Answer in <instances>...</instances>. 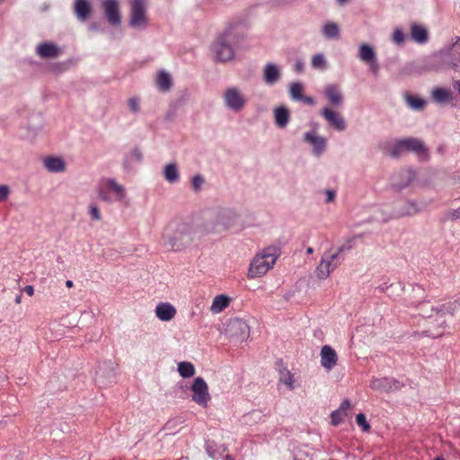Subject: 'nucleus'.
Masks as SVG:
<instances>
[{"mask_svg":"<svg viewBox=\"0 0 460 460\" xmlns=\"http://www.w3.org/2000/svg\"><path fill=\"white\" fill-rule=\"evenodd\" d=\"M279 252L276 247H267L261 252L256 254L252 260L248 270L249 279H256L264 276L274 264Z\"/></svg>","mask_w":460,"mask_h":460,"instance_id":"nucleus-1","label":"nucleus"},{"mask_svg":"<svg viewBox=\"0 0 460 460\" xmlns=\"http://www.w3.org/2000/svg\"><path fill=\"white\" fill-rule=\"evenodd\" d=\"M460 309V302L458 300L449 301L437 307H431V314L427 315L429 319L434 318L438 323V327L434 330L429 329L426 332L428 336L432 338L440 337L446 329L447 323L446 314L454 315Z\"/></svg>","mask_w":460,"mask_h":460,"instance_id":"nucleus-2","label":"nucleus"},{"mask_svg":"<svg viewBox=\"0 0 460 460\" xmlns=\"http://www.w3.org/2000/svg\"><path fill=\"white\" fill-rule=\"evenodd\" d=\"M164 238L173 251H181L191 243L189 227L185 224H170L165 229Z\"/></svg>","mask_w":460,"mask_h":460,"instance_id":"nucleus-3","label":"nucleus"},{"mask_svg":"<svg viewBox=\"0 0 460 460\" xmlns=\"http://www.w3.org/2000/svg\"><path fill=\"white\" fill-rule=\"evenodd\" d=\"M235 42L236 36L231 30H227L218 36L212 46L217 59L222 62L231 60L234 53L233 44Z\"/></svg>","mask_w":460,"mask_h":460,"instance_id":"nucleus-4","label":"nucleus"},{"mask_svg":"<svg viewBox=\"0 0 460 460\" xmlns=\"http://www.w3.org/2000/svg\"><path fill=\"white\" fill-rule=\"evenodd\" d=\"M342 261L343 257L339 256L338 253L324 252L315 269L317 278L319 279H326L339 267Z\"/></svg>","mask_w":460,"mask_h":460,"instance_id":"nucleus-5","label":"nucleus"},{"mask_svg":"<svg viewBox=\"0 0 460 460\" xmlns=\"http://www.w3.org/2000/svg\"><path fill=\"white\" fill-rule=\"evenodd\" d=\"M130 26L146 28L147 25L146 0H130Z\"/></svg>","mask_w":460,"mask_h":460,"instance_id":"nucleus-6","label":"nucleus"},{"mask_svg":"<svg viewBox=\"0 0 460 460\" xmlns=\"http://www.w3.org/2000/svg\"><path fill=\"white\" fill-rule=\"evenodd\" d=\"M190 390L192 392V401L199 406L207 408L211 400V396L208 393V386L205 380L202 377L195 378Z\"/></svg>","mask_w":460,"mask_h":460,"instance_id":"nucleus-7","label":"nucleus"},{"mask_svg":"<svg viewBox=\"0 0 460 460\" xmlns=\"http://www.w3.org/2000/svg\"><path fill=\"white\" fill-rule=\"evenodd\" d=\"M224 100L226 105L234 111H240L246 103V99L235 87L228 88L226 91Z\"/></svg>","mask_w":460,"mask_h":460,"instance_id":"nucleus-8","label":"nucleus"},{"mask_svg":"<svg viewBox=\"0 0 460 460\" xmlns=\"http://www.w3.org/2000/svg\"><path fill=\"white\" fill-rule=\"evenodd\" d=\"M102 8L108 22L111 25H119L121 19L117 0H103Z\"/></svg>","mask_w":460,"mask_h":460,"instance_id":"nucleus-9","label":"nucleus"},{"mask_svg":"<svg viewBox=\"0 0 460 460\" xmlns=\"http://www.w3.org/2000/svg\"><path fill=\"white\" fill-rule=\"evenodd\" d=\"M321 115L329 123L331 127L338 131H343L346 128V122L343 117L337 111L325 107L321 111Z\"/></svg>","mask_w":460,"mask_h":460,"instance_id":"nucleus-10","label":"nucleus"},{"mask_svg":"<svg viewBox=\"0 0 460 460\" xmlns=\"http://www.w3.org/2000/svg\"><path fill=\"white\" fill-rule=\"evenodd\" d=\"M155 316L163 322L172 321L176 314V308L169 302L159 303L155 310Z\"/></svg>","mask_w":460,"mask_h":460,"instance_id":"nucleus-11","label":"nucleus"},{"mask_svg":"<svg viewBox=\"0 0 460 460\" xmlns=\"http://www.w3.org/2000/svg\"><path fill=\"white\" fill-rule=\"evenodd\" d=\"M227 332L231 338L243 341L248 335L249 327L245 322L235 319L229 323Z\"/></svg>","mask_w":460,"mask_h":460,"instance_id":"nucleus-12","label":"nucleus"},{"mask_svg":"<svg viewBox=\"0 0 460 460\" xmlns=\"http://www.w3.org/2000/svg\"><path fill=\"white\" fill-rule=\"evenodd\" d=\"M321 365L327 370H331L337 365L338 356L336 351L329 345H324L321 349Z\"/></svg>","mask_w":460,"mask_h":460,"instance_id":"nucleus-13","label":"nucleus"},{"mask_svg":"<svg viewBox=\"0 0 460 460\" xmlns=\"http://www.w3.org/2000/svg\"><path fill=\"white\" fill-rule=\"evenodd\" d=\"M404 147L408 151L414 152L419 157L426 159L428 157V150L423 142L418 138H404Z\"/></svg>","mask_w":460,"mask_h":460,"instance_id":"nucleus-14","label":"nucleus"},{"mask_svg":"<svg viewBox=\"0 0 460 460\" xmlns=\"http://www.w3.org/2000/svg\"><path fill=\"white\" fill-rule=\"evenodd\" d=\"M323 94L333 106H340L343 102V95L337 84H327L323 89Z\"/></svg>","mask_w":460,"mask_h":460,"instance_id":"nucleus-15","label":"nucleus"},{"mask_svg":"<svg viewBox=\"0 0 460 460\" xmlns=\"http://www.w3.org/2000/svg\"><path fill=\"white\" fill-rule=\"evenodd\" d=\"M36 52L40 58H53L59 56L60 49L51 42H44L37 47Z\"/></svg>","mask_w":460,"mask_h":460,"instance_id":"nucleus-16","label":"nucleus"},{"mask_svg":"<svg viewBox=\"0 0 460 460\" xmlns=\"http://www.w3.org/2000/svg\"><path fill=\"white\" fill-rule=\"evenodd\" d=\"M305 140L314 146V152L319 155L326 146V139L323 137L316 136L314 132H307L304 137Z\"/></svg>","mask_w":460,"mask_h":460,"instance_id":"nucleus-17","label":"nucleus"},{"mask_svg":"<svg viewBox=\"0 0 460 460\" xmlns=\"http://www.w3.org/2000/svg\"><path fill=\"white\" fill-rule=\"evenodd\" d=\"M74 11L78 20L85 21L91 14L92 7L87 0H75Z\"/></svg>","mask_w":460,"mask_h":460,"instance_id":"nucleus-18","label":"nucleus"},{"mask_svg":"<svg viewBox=\"0 0 460 460\" xmlns=\"http://www.w3.org/2000/svg\"><path fill=\"white\" fill-rule=\"evenodd\" d=\"M44 165L51 172H62L66 170L65 161L61 157L48 156L44 159Z\"/></svg>","mask_w":460,"mask_h":460,"instance_id":"nucleus-19","label":"nucleus"},{"mask_svg":"<svg viewBox=\"0 0 460 460\" xmlns=\"http://www.w3.org/2000/svg\"><path fill=\"white\" fill-rule=\"evenodd\" d=\"M275 122L280 128H286L289 121V111L286 107H278L274 111Z\"/></svg>","mask_w":460,"mask_h":460,"instance_id":"nucleus-20","label":"nucleus"},{"mask_svg":"<svg viewBox=\"0 0 460 460\" xmlns=\"http://www.w3.org/2000/svg\"><path fill=\"white\" fill-rule=\"evenodd\" d=\"M431 97L438 103H446L452 99V92L446 88H434L431 92Z\"/></svg>","mask_w":460,"mask_h":460,"instance_id":"nucleus-21","label":"nucleus"},{"mask_svg":"<svg viewBox=\"0 0 460 460\" xmlns=\"http://www.w3.org/2000/svg\"><path fill=\"white\" fill-rule=\"evenodd\" d=\"M230 299L225 295H217L214 297L210 311L214 314H218L225 310L229 305Z\"/></svg>","mask_w":460,"mask_h":460,"instance_id":"nucleus-22","label":"nucleus"},{"mask_svg":"<svg viewBox=\"0 0 460 460\" xmlns=\"http://www.w3.org/2000/svg\"><path fill=\"white\" fill-rule=\"evenodd\" d=\"M411 35L413 40L419 43H424L428 40V31L425 27L419 24H412Z\"/></svg>","mask_w":460,"mask_h":460,"instance_id":"nucleus-23","label":"nucleus"},{"mask_svg":"<svg viewBox=\"0 0 460 460\" xmlns=\"http://www.w3.org/2000/svg\"><path fill=\"white\" fill-rule=\"evenodd\" d=\"M156 85L162 92H168L172 85V77L165 71H160L156 77Z\"/></svg>","mask_w":460,"mask_h":460,"instance_id":"nucleus-24","label":"nucleus"},{"mask_svg":"<svg viewBox=\"0 0 460 460\" xmlns=\"http://www.w3.org/2000/svg\"><path fill=\"white\" fill-rule=\"evenodd\" d=\"M447 54L449 56V62L453 66H456L460 63V37L447 49Z\"/></svg>","mask_w":460,"mask_h":460,"instance_id":"nucleus-25","label":"nucleus"},{"mask_svg":"<svg viewBox=\"0 0 460 460\" xmlns=\"http://www.w3.org/2000/svg\"><path fill=\"white\" fill-rule=\"evenodd\" d=\"M358 50V58L365 63L371 62L376 58L374 49L367 43H362Z\"/></svg>","mask_w":460,"mask_h":460,"instance_id":"nucleus-26","label":"nucleus"},{"mask_svg":"<svg viewBox=\"0 0 460 460\" xmlns=\"http://www.w3.org/2000/svg\"><path fill=\"white\" fill-rule=\"evenodd\" d=\"M279 78V71L278 67L273 64H268L264 68V81L272 84Z\"/></svg>","mask_w":460,"mask_h":460,"instance_id":"nucleus-27","label":"nucleus"},{"mask_svg":"<svg viewBox=\"0 0 460 460\" xmlns=\"http://www.w3.org/2000/svg\"><path fill=\"white\" fill-rule=\"evenodd\" d=\"M105 184L111 191H112L116 194L117 200H121L125 198V196H126L125 188L122 185L119 184L114 179L106 180Z\"/></svg>","mask_w":460,"mask_h":460,"instance_id":"nucleus-28","label":"nucleus"},{"mask_svg":"<svg viewBox=\"0 0 460 460\" xmlns=\"http://www.w3.org/2000/svg\"><path fill=\"white\" fill-rule=\"evenodd\" d=\"M164 174L165 180L170 183H173L179 180V172L174 164H167L164 167Z\"/></svg>","mask_w":460,"mask_h":460,"instance_id":"nucleus-29","label":"nucleus"},{"mask_svg":"<svg viewBox=\"0 0 460 460\" xmlns=\"http://www.w3.org/2000/svg\"><path fill=\"white\" fill-rule=\"evenodd\" d=\"M279 382L287 385V387L292 391L294 390V375L288 370L287 368H283L279 371Z\"/></svg>","mask_w":460,"mask_h":460,"instance_id":"nucleus-30","label":"nucleus"},{"mask_svg":"<svg viewBox=\"0 0 460 460\" xmlns=\"http://www.w3.org/2000/svg\"><path fill=\"white\" fill-rule=\"evenodd\" d=\"M178 371L182 377L188 378L194 376L195 367L190 362L183 361L178 364Z\"/></svg>","mask_w":460,"mask_h":460,"instance_id":"nucleus-31","label":"nucleus"},{"mask_svg":"<svg viewBox=\"0 0 460 460\" xmlns=\"http://www.w3.org/2000/svg\"><path fill=\"white\" fill-rule=\"evenodd\" d=\"M339 31V26L335 22H327L323 27V34L328 39L337 38Z\"/></svg>","mask_w":460,"mask_h":460,"instance_id":"nucleus-32","label":"nucleus"},{"mask_svg":"<svg viewBox=\"0 0 460 460\" xmlns=\"http://www.w3.org/2000/svg\"><path fill=\"white\" fill-rule=\"evenodd\" d=\"M370 387L373 390L387 391L391 388L390 381L387 378H376L370 383Z\"/></svg>","mask_w":460,"mask_h":460,"instance_id":"nucleus-33","label":"nucleus"},{"mask_svg":"<svg viewBox=\"0 0 460 460\" xmlns=\"http://www.w3.org/2000/svg\"><path fill=\"white\" fill-rule=\"evenodd\" d=\"M406 102L409 104V106L415 110H422L424 109L426 104V102L423 99L412 95H407Z\"/></svg>","mask_w":460,"mask_h":460,"instance_id":"nucleus-34","label":"nucleus"},{"mask_svg":"<svg viewBox=\"0 0 460 460\" xmlns=\"http://www.w3.org/2000/svg\"><path fill=\"white\" fill-rule=\"evenodd\" d=\"M348 416V412H343L340 410H336L331 414V423L333 426H338L341 422L344 421L345 418Z\"/></svg>","mask_w":460,"mask_h":460,"instance_id":"nucleus-35","label":"nucleus"},{"mask_svg":"<svg viewBox=\"0 0 460 460\" xmlns=\"http://www.w3.org/2000/svg\"><path fill=\"white\" fill-rule=\"evenodd\" d=\"M289 94L293 100L299 101L303 95V86L299 83H294L290 85Z\"/></svg>","mask_w":460,"mask_h":460,"instance_id":"nucleus-36","label":"nucleus"},{"mask_svg":"<svg viewBox=\"0 0 460 460\" xmlns=\"http://www.w3.org/2000/svg\"><path fill=\"white\" fill-rule=\"evenodd\" d=\"M312 66L316 69L323 70L327 67L326 60L323 54H316L312 58Z\"/></svg>","mask_w":460,"mask_h":460,"instance_id":"nucleus-37","label":"nucleus"},{"mask_svg":"<svg viewBox=\"0 0 460 460\" xmlns=\"http://www.w3.org/2000/svg\"><path fill=\"white\" fill-rule=\"evenodd\" d=\"M403 210L400 213V216H412L417 214L420 209L417 205L413 202H407L404 204Z\"/></svg>","mask_w":460,"mask_h":460,"instance_id":"nucleus-38","label":"nucleus"},{"mask_svg":"<svg viewBox=\"0 0 460 460\" xmlns=\"http://www.w3.org/2000/svg\"><path fill=\"white\" fill-rule=\"evenodd\" d=\"M406 148L404 147L403 139L399 140L390 151V155L398 157Z\"/></svg>","mask_w":460,"mask_h":460,"instance_id":"nucleus-39","label":"nucleus"},{"mask_svg":"<svg viewBox=\"0 0 460 460\" xmlns=\"http://www.w3.org/2000/svg\"><path fill=\"white\" fill-rule=\"evenodd\" d=\"M356 422L364 431H368L370 429V425L367 423L365 414L358 413L356 416Z\"/></svg>","mask_w":460,"mask_h":460,"instance_id":"nucleus-40","label":"nucleus"},{"mask_svg":"<svg viewBox=\"0 0 460 460\" xmlns=\"http://www.w3.org/2000/svg\"><path fill=\"white\" fill-rule=\"evenodd\" d=\"M204 183V178L201 175H195L192 178L191 185L195 191H199Z\"/></svg>","mask_w":460,"mask_h":460,"instance_id":"nucleus-41","label":"nucleus"},{"mask_svg":"<svg viewBox=\"0 0 460 460\" xmlns=\"http://www.w3.org/2000/svg\"><path fill=\"white\" fill-rule=\"evenodd\" d=\"M128 105L129 107V110L132 112H137L139 111V99L137 97L129 98L128 101Z\"/></svg>","mask_w":460,"mask_h":460,"instance_id":"nucleus-42","label":"nucleus"},{"mask_svg":"<svg viewBox=\"0 0 460 460\" xmlns=\"http://www.w3.org/2000/svg\"><path fill=\"white\" fill-rule=\"evenodd\" d=\"M393 40L396 44H402L404 41V35L402 30L396 29L393 34Z\"/></svg>","mask_w":460,"mask_h":460,"instance_id":"nucleus-43","label":"nucleus"},{"mask_svg":"<svg viewBox=\"0 0 460 460\" xmlns=\"http://www.w3.org/2000/svg\"><path fill=\"white\" fill-rule=\"evenodd\" d=\"M10 194V188L7 185H0V202L5 201Z\"/></svg>","mask_w":460,"mask_h":460,"instance_id":"nucleus-44","label":"nucleus"},{"mask_svg":"<svg viewBox=\"0 0 460 460\" xmlns=\"http://www.w3.org/2000/svg\"><path fill=\"white\" fill-rule=\"evenodd\" d=\"M89 208H90V215L93 219H94V220L102 219L101 212L95 205H91Z\"/></svg>","mask_w":460,"mask_h":460,"instance_id":"nucleus-45","label":"nucleus"},{"mask_svg":"<svg viewBox=\"0 0 460 460\" xmlns=\"http://www.w3.org/2000/svg\"><path fill=\"white\" fill-rule=\"evenodd\" d=\"M351 247H352V245L350 244V241H349L348 243L342 244L341 246H340L334 253H338L339 256H341V254L344 251L349 250V249H351Z\"/></svg>","mask_w":460,"mask_h":460,"instance_id":"nucleus-46","label":"nucleus"},{"mask_svg":"<svg viewBox=\"0 0 460 460\" xmlns=\"http://www.w3.org/2000/svg\"><path fill=\"white\" fill-rule=\"evenodd\" d=\"M349 408H350V402H349V400H345V401H343V402L341 403V405H340V407H339V409H338V410H340V411H343V412H348V411L349 410Z\"/></svg>","mask_w":460,"mask_h":460,"instance_id":"nucleus-47","label":"nucleus"},{"mask_svg":"<svg viewBox=\"0 0 460 460\" xmlns=\"http://www.w3.org/2000/svg\"><path fill=\"white\" fill-rule=\"evenodd\" d=\"M367 64H369L370 70L372 71V73L377 74V72L379 70V66L376 62V58L373 59V61H371V62H367Z\"/></svg>","mask_w":460,"mask_h":460,"instance_id":"nucleus-48","label":"nucleus"},{"mask_svg":"<svg viewBox=\"0 0 460 460\" xmlns=\"http://www.w3.org/2000/svg\"><path fill=\"white\" fill-rule=\"evenodd\" d=\"M299 101H302V102H304L305 103H306L308 105H314V100L311 96L302 95V97L300 98Z\"/></svg>","mask_w":460,"mask_h":460,"instance_id":"nucleus-49","label":"nucleus"},{"mask_svg":"<svg viewBox=\"0 0 460 460\" xmlns=\"http://www.w3.org/2000/svg\"><path fill=\"white\" fill-rule=\"evenodd\" d=\"M335 195L336 194H335L334 190H327L326 191V202L333 201Z\"/></svg>","mask_w":460,"mask_h":460,"instance_id":"nucleus-50","label":"nucleus"},{"mask_svg":"<svg viewBox=\"0 0 460 460\" xmlns=\"http://www.w3.org/2000/svg\"><path fill=\"white\" fill-rule=\"evenodd\" d=\"M24 291L28 296H32L34 294V288L31 285H28L24 288Z\"/></svg>","mask_w":460,"mask_h":460,"instance_id":"nucleus-51","label":"nucleus"},{"mask_svg":"<svg viewBox=\"0 0 460 460\" xmlns=\"http://www.w3.org/2000/svg\"><path fill=\"white\" fill-rule=\"evenodd\" d=\"M133 155L137 159V160H141L142 158V154L139 150L136 149L133 151Z\"/></svg>","mask_w":460,"mask_h":460,"instance_id":"nucleus-52","label":"nucleus"},{"mask_svg":"<svg viewBox=\"0 0 460 460\" xmlns=\"http://www.w3.org/2000/svg\"><path fill=\"white\" fill-rule=\"evenodd\" d=\"M100 197H101L102 199H103L105 201H108V202L111 201L110 197L108 195H106L103 191L100 192Z\"/></svg>","mask_w":460,"mask_h":460,"instance_id":"nucleus-53","label":"nucleus"},{"mask_svg":"<svg viewBox=\"0 0 460 460\" xmlns=\"http://www.w3.org/2000/svg\"><path fill=\"white\" fill-rule=\"evenodd\" d=\"M66 286L70 288H72L74 286V283H73L72 280H66Z\"/></svg>","mask_w":460,"mask_h":460,"instance_id":"nucleus-54","label":"nucleus"},{"mask_svg":"<svg viewBox=\"0 0 460 460\" xmlns=\"http://www.w3.org/2000/svg\"><path fill=\"white\" fill-rule=\"evenodd\" d=\"M22 301V295H19L15 297V303L20 304Z\"/></svg>","mask_w":460,"mask_h":460,"instance_id":"nucleus-55","label":"nucleus"},{"mask_svg":"<svg viewBox=\"0 0 460 460\" xmlns=\"http://www.w3.org/2000/svg\"><path fill=\"white\" fill-rule=\"evenodd\" d=\"M313 252H314V248H313V247H308V248L306 249V253H307V254H312Z\"/></svg>","mask_w":460,"mask_h":460,"instance_id":"nucleus-56","label":"nucleus"},{"mask_svg":"<svg viewBox=\"0 0 460 460\" xmlns=\"http://www.w3.org/2000/svg\"><path fill=\"white\" fill-rule=\"evenodd\" d=\"M302 68H303V65L302 64H300V63L296 64V70L297 71H301Z\"/></svg>","mask_w":460,"mask_h":460,"instance_id":"nucleus-57","label":"nucleus"},{"mask_svg":"<svg viewBox=\"0 0 460 460\" xmlns=\"http://www.w3.org/2000/svg\"><path fill=\"white\" fill-rule=\"evenodd\" d=\"M338 1H339V3H340L341 4H345L346 2H348V0H338Z\"/></svg>","mask_w":460,"mask_h":460,"instance_id":"nucleus-58","label":"nucleus"},{"mask_svg":"<svg viewBox=\"0 0 460 460\" xmlns=\"http://www.w3.org/2000/svg\"><path fill=\"white\" fill-rule=\"evenodd\" d=\"M456 211L453 213V218H457L458 217V216L456 215Z\"/></svg>","mask_w":460,"mask_h":460,"instance_id":"nucleus-59","label":"nucleus"},{"mask_svg":"<svg viewBox=\"0 0 460 460\" xmlns=\"http://www.w3.org/2000/svg\"><path fill=\"white\" fill-rule=\"evenodd\" d=\"M434 460H445V459L442 457H436Z\"/></svg>","mask_w":460,"mask_h":460,"instance_id":"nucleus-60","label":"nucleus"},{"mask_svg":"<svg viewBox=\"0 0 460 460\" xmlns=\"http://www.w3.org/2000/svg\"><path fill=\"white\" fill-rule=\"evenodd\" d=\"M3 0H0V3L2 2Z\"/></svg>","mask_w":460,"mask_h":460,"instance_id":"nucleus-61","label":"nucleus"}]
</instances>
